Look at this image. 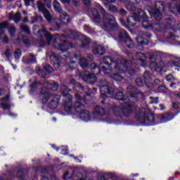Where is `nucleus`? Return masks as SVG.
<instances>
[{"label":"nucleus","instance_id":"423d86ee","mask_svg":"<svg viewBox=\"0 0 180 180\" xmlns=\"http://www.w3.org/2000/svg\"><path fill=\"white\" fill-rule=\"evenodd\" d=\"M122 108L115 107L113 110V113L115 116H130L131 113H133V110H134V107L131 106L128 103H125L124 104H122Z\"/></svg>","mask_w":180,"mask_h":180},{"label":"nucleus","instance_id":"c85d7f7f","mask_svg":"<svg viewBox=\"0 0 180 180\" xmlns=\"http://www.w3.org/2000/svg\"><path fill=\"white\" fill-rule=\"evenodd\" d=\"M115 99H117V101H124V96L123 94V92L122 91L117 92L115 96Z\"/></svg>","mask_w":180,"mask_h":180},{"label":"nucleus","instance_id":"2f4dec72","mask_svg":"<svg viewBox=\"0 0 180 180\" xmlns=\"http://www.w3.org/2000/svg\"><path fill=\"white\" fill-rule=\"evenodd\" d=\"M48 88H51L52 91H57L58 89V84L57 83H53L51 86V84L47 83Z\"/></svg>","mask_w":180,"mask_h":180},{"label":"nucleus","instance_id":"a211bd4d","mask_svg":"<svg viewBox=\"0 0 180 180\" xmlns=\"http://www.w3.org/2000/svg\"><path fill=\"white\" fill-rule=\"evenodd\" d=\"M165 67L164 62H160L159 64H157L155 62L150 63V68L153 71H162V70Z\"/></svg>","mask_w":180,"mask_h":180},{"label":"nucleus","instance_id":"20e7f679","mask_svg":"<svg viewBox=\"0 0 180 180\" xmlns=\"http://www.w3.org/2000/svg\"><path fill=\"white\" fill-rule=\"evenodd\" d=\"M137 13L138 14H135L134 16L128 17L127 22L129 26H134L136 22H141V20L142 21V26L144 29H148V27L153 26V24L148 22V18H147L146 12L142 9L139 8Z\"/></svg>","mask_w":180,"mask_h":180},{"label":"nucleus","instance_id":"58836bf2","mask_svg":"<svg viewBox=\"0 0 180 180\" xmlns=\"http://www.w3.org/2000/svg\"><path fill=\"white\" fill-rule=\"evenodd\" d=\"M57 101H52L49 104V108L51 109H56V108H57Z\"/></svg>","mask_w":180,"mask_h":180},{"label":"nucleus","instance_id":"4be33fe9","mask_svg":"<svg viewBox=\"0 0 180 180\" xmlns=\"http://www.w3.org/2000/svg\"><path fill=\"white\" fill-rule=\"evenodd\" d=\"M171 115L169 114L160 115L158 116V119L160 120V123H167L171 120Z\"/></svg>","mask_w":180,"mask_h":180},{"label":"nucleus","instance_id":"c9c22d12","mask_svg":"<svg viewBox=\"0 0 180 180\" xmlns=\"http://www.w3.org/2000/svg\"><path fill=\"white\" fill-rule=\"evenodd\" d=\"M13 20L15 23H19L20 22V13H17L14 17H13Z\"/></svg>","mask_w":180,"mask_h":180},{"label":"nucleus","instance_id":"13d9d810","mask_svg":"<svg viewBox=\"0 0 180 180\" xmlns=\"http://www.w3.org/2000/svg\"><path fill=\"white\" fill-rule=\"evenodd\" d=\"M61 2H63V4H70V0H61Z\"/></svg>","mask_w":180,"mask_h":180},{"label":"nucleus","instance_id":"c756f323","mask_svg":"<svg viewBox=\"0 0 180 180\" xmlns=\"http://www.w3.org/2000/svg\"><path fill=\"white\" fill-rule=\"evenodd\" d=\"M79 65L82 68H86L88 67V61L85 58H82L79 61Z\"/></svg>","mask_w":180,"mask_h":180},{"label":"nucleus","instance_id":"72a5a7b5","mask_svg":"<svg viewBox=\"0 0 180 180\" xmlns=\"http://www.w3.org/2000/svg\"><path fill=\"white\" fill-rule=\"evenodd\" d=\"M110 77L115 79V81H122L123 79V77L119 74L111 75Z\"/></svg>","mask_w":180,"mask_h":180},{"label":"nucleus","instance_id":"39448f33","mask_svg":"<svg viewBox=\"0 0 180 180\" xmlns=\"http://www.w3.org/2000/svg\"><path fill=\"white\" fill-rule=\"evenodd\" d=\"M136 117L141 123H150V124H155L154 122V115L151 113V110L148 108H142L136 110Z\"/></svg>","mask_w":180,"mask_h":180},{"label":"nucleus","instance_id":"393cba45","mask_svg":"<svg viewBox=\"0 0 180 180\" xmlns=\"http://www.w3.org/2000/svg\"><path fill=\"white\" fill-rule=\"evenodd\" d=\"M8 101H9V96H6L1 99V108L2 109H9L10 106L8 103Z\"/></svg>","mask_w":180,"mask_h":180},{"label":"nucleus","instance_id":"5fc2aeb1","mask_svg":"<svg viewBox=\"0 0 180 180\" xmlns=\"http://www.w3.org/2000/svg\"><path fill=\"white\" fill-rule=\"evenodd\" d=\"M120 22L121 25H122V26L126 27V25H124V20L121 18V19H120Z\"/></svg>","mask_w":180,"mask_h":180},{"label":"nucleus","instance_id":"4d7b16f0","mask_svg":"<svg viewBox=\"0 0 180 180\" xmlns=\"http://www.w3.org/2000/svg\"><path fill=\"white\" fill-rule=\"evenodd\" d=\"M173 108L174 109H178V103H173Z\"/></svg>","mask_w":180,"mask_h":180},{"label":"nucleus","instance_id":"6ab92c4d","mask_svg":"<svg viewBox=\"0 0 180 180\" xmlns=\"http://www.w3.org/2000/svg\"><path fill=\"white\" fill-rule=\"evenodd\" d=\"M145 84L148 88L153 86V81H151V75L148 72H145L143 75Z\"/></svg>","mask_w":180,"mask_h":180},{"label":"nucleus","instance_id":"473e14b6","mask_svg":"<svg viewBox=\"0 0 180 180\" xmlns=\"http://www.w3.org/2000/svg\"><path fill=\"white\" fill-rule=\"evenodd\" d=\"M158 92H160L161 94H167L168 92V89H167L164 86H160L158 87Z\"/></svg>","mask_w":180,"mask_h":180},{"label":"nucleus","instance_id":"de8ad7c7","mask_svg":"<svg viewBox=\"0 0 180 180\" xmlns=\"http://www.w3.org/2000/svg\"><path fill=\"white\" fill-rule=\"evenodd\" d=\"M34 0H24L25 4L26 6H30V2L33 1Z\"/></svg>","mask_w":180,"mask_h":180},{"label":"nucleus","instance_id":"bf43d9fd","mask_svg":"<svg viewBox=\"0 0 180 180\" xmlns=\"http://www.w3.org/2000/svg\"><path fill=\"white\" fill-rule=\"evenodd\" d=\"M107 2H109L110 4H113V2H115L116 0H106Z\"/></svg>","mask_w":180,"mask_h":180},{"label":"nucleus","instance_id":"49530a36","mask_svg":"<svg viewBox=\"0 0 180 180\" xmlns=\"http://www.w3.org/2000/svg\"><path fill=\"white\" fill-rule=\"evenodd\" d=\"M1 41L3 43H8V41H9V39H8L7 36H4L3 38H1Z\"/></svg>","mask_w":180,"mask_h":180},{"label":"nucleus","instance_id":"37998d69","mask_svg":"<svg viewBox=\"0 0 180 180\" xmlns=\"http://www.w3.org/2000/svg\"><path fill=\"white\" fill-rule=\"evenodd\" d=\"M166 79L167 81H174V79H175V77H174V75H168L167 77H166Z\"/></svg>","mask_w":180,"mask_h":180},{"label":"nucleus","instance_id":"0eeeda50","mask_svg":"<svg viewBox=\"0 0 180 180\" xmlns=\"http://www.w3.org/2000/svg\"><path fill=\"white\" fill-rule=\"evenodd\" d=\"M105 60H110V61H112V59L110 58H109L108 56L103 58V62L101 63V64L98 67H97L96 64H95V63H92L91 65V68L92 71H94V70H96V68H98V70H99V72H101V71H103V72H104V74H110V72L112 71V68H110V65H109V63H108Z\"/></svg>","mask_w":180,"mask_h":180},{"label":"nucleus","instance_id":"3c124183","mask_svg":"<svg viewBox=\"0 0 180 180\" xmlns=\"http://www.w3.org/2000/svg\"><path fill=\"white\" fill-rule=\"evenodd\" d=\"M36 85H37V84H34V85H32V86H31V91H30V94H34V89L36 88Z\"/></svg>","mask_w":180,"mask_h":180},{"label":"nucleus","instance_id":"7ed1b4c3","mask_svg":"<svg viewBox=\"0 0 180 180\" xmlns=\"http://www.w3.org/2000/svg\"><path fill=\"white\" fill-rule=\"evenodd\" d=\"M93 20L96 25H100L105 30H116L117 29V24L115 20L113 15L107 14L103 15V20L101 21V15L96 8H94L91 11Z\"/></svg>","mask_w":180,"mask_h":180},{"label":"nucleus","instance_id":"4468645a","mask_svg":"<svg viewBox=\"0 0 180 180\" xmlns=\"http://www.w3.org/2000/svg\"><path fill=\"white\" fill-rule=\"evenodd\" d=\"M83 81L88 84H95L96 82V76L95 75H90L89 72H83L80 74Z\"/></svg>","mask_w":180,"mask_h":180},{"label":"nucleus","instance_id":"338daca9","mask_svg":"<svg viewBox=\"0 0 180 180\" xmlns=\"http://www.w3.org/2000/svg\"><path fill=\"white\" fill-rule=\"evenodd\" d=\"M67 175H68V172H66V173L64 174L63 178H65L67 176Z\"/></svg>","mask_w":180,"mask_h":180},{"label":"nucleus","instance_id":"f8f14e48","mask_svg":"<svg viewBox=\"0 0 180 180\" xmlns=\"http://www.w3.org/2000/svg\"><path fill=\"white\" fill-rule=\"evenodd\" d=\"M53 8L56 12H58L60 20H63V23H68V22H70V15H68L64 11L61 10L60 3L56 0L53 1Z\"/></svg>","mask_w":180,"mask_h":180},{"label":"nucleus","instance_id":"4c0bfd02","mask_svg":"<svg viewBox=\"0 0 180 180\" xmlns=\"http://www.w3.org/2000/svg\"><path fill=\"white\" fill-rule=\"evenodd\" d=\"M21 29L22 30V32H25V33H30V30L29 29V27L25 25H21Z\"/></svg>","mask_w":180,"mask_h":180},{"label":"nucleus","instance_id":"b1692460","mask_svg":"<svg viewBox=\"0 0 180 180\" xmlns=\"http://www.w3.org/2000/svg\"><path fill=\"white\" fill-rule=\"evenodd\" d=\"M22 61L25 64H29V63H36V58L34 57V56H33V54L30 53L29 56V60H27V58L23 57Z\"/></svg>","mask_w":180,"mask_h":180},{"label":"nucleus","instance_id":"ea45409f","mask_svg":"<svg viewBox=\"0 0 180 180\" xmlns=\"http://www.w3.org/2000/svg\"><path fill=\"white\" fill-rule=\"evenodd\" d=\"M60 150H62V154L63 155L68 154V148H67V146H62L60 148Z\"/></svg>","mask_w":180,"mask_h":180},{"label":"nucleus","instance_id":"774afa93","mask_svg":"<svg viewBox=\"0 0 180 180\" xmlns=\"http://www.w3.org/2000/svg\"><path fill=\"white\" fill-rule=\"evenodd\" d=\"M98 180H106L104 177H100L98 178Z\"/></svg>","mask_w":180,"mask_h":180},{"label":"nucleus","instance_id":"8fccbe9b","mask_svg":"<svg viewBox=\"0 0 180 180\" xmlns=\"http://www.w3.org/2000/svg\"><path fill=\"white\" fill-rule=\"evenodd\" d=\"M120 15H122V16H125L127 12L125 11L124 9L122 8V9L120 11Z\"/></svg>","mask_w":180,"mask_h":180},{"label":"nucleus","instance_id":"0e129e2a","mask_svg":"<svg viewBox=\"0 0 180 180\" xmlns=\"http://www.w3.org/2000/svg\"><path fill=\"white\" fill-rule=\"evenodd\" d=\"M159 82H160V79H156L155 80V84H158Z\"/></svg>","mask_w":180,"mask_h":180},{"label":"nucleus","instance_id":"9b49d317","mask_svg":"<svg viewBox=\"0 0 180 180\" xmlns=\"http://www.w3.org/2000/svg\"><path fill=\"white\" fill-rule=\"evenodd\" d=\"M119 35L118 38L121 41L125 42V44H127V47L129 49H133L134 47V43L133 42V40L129 37V35L127 34V32L124 30H120L118 31Z\"/></svg>","mask_w":180,"mask_h":180},{"label":"nucleus","instance_id":"052dcab7","mask_svg":"<svg viewBox=\"0 0 180 180\" xmlns=\"http://www.w3.org/2000/svg\"><path fill=\"white\" fill-rule=\"evenodd\" d=\"M4 94H5V91L3 89H0V96L1 95H4Z\"/></svg>","mask_w":180,"mask_h":180},{"label":"nucleus","instance_id":"aec40b11","mask_svg":"<svg viewBox=\"0 0 180 180\" xmlns=\"http://www.w3.org/2000/svg\"><path fill=\"white\" fill-rule=\"evenodd\" d=\"M98 115V116H103L105 115V110L101 106H96L94 109V112L92 113V116H96Z\"/></svg>","mask_w":180,"mask_h":180},{"label":"nucleus","instance_id":"7c9ffc66","mask_svg":"<svg viewBox=\"0 0 180 180\" xmlns=\"http://www.w3.org/2000/svg\"><path fill=\"white\" fill-rule=\"evenodd\" d=\"M105 6L108 8V11H110V12H117V8L113 4H110L108 6L105 4Z\"/></svg>","mask_w":180,"mask_h":180},{"label":"nucleus","instance_id":"f257e3e1","mask_svg":"<svg viewBox=\"0 0 180 180\" xmlns=\"http://www.w3.org/2000/svg\"><path fill=\"white\" fill-rule=\"evenodd\" d=\"M38 33L41 34V36H45L46 39V43L43 42L41 44L42 46L50 44V43H51V40H53V47L62 51L60 56H57L56 53H53L51 56V60H54L55 61L53 65L56 68H57L58 65H61V63H63L64 65H65V63H67L69 64L70 67H71L72 64H75V62L72 60V56L67 52V49H68V46L70 44L68 42L64 41L61 43V37L60 35L55 34L51 36L44 27L41 30L38 29Z\"/></svg>","mask_w":180,"mask_h":180},{"label":"nucleus","instance_id":"a19ab883","mask_svg":"<svg viewBox=\"0 0 180 180\" xmlns=\"http://www.w3.org/2000/svg\"><path fill=\"white\" fill-rule=\"evenodd\" d=\"M150 103H158V97H150Z\"/></svg>","mask_w":180,"mask_h":180},{"label":"nucleus","instance_id":"864d4df0","mask_svg":"<svg viewBox=\"0 0 180 180\" xmlns=\"http://www.w3.org/2000/svg\"><path fill=\"white\" fill-rule=\"evenodd\" d=\"M109 178H115L116 177V174L115 173H110L108 174Z\"/></svg>","mask_w":180,"mask_h":180},{"label":"nucleus","instance_id":"1a4fd4ad","mask_svg":"<svg viewBox=\"0 0 180 180\" xmlns=\"http://www.w3.org/2000/svg\"><path fill=\"white\" fill-rule=\"evenodd\" d=\"M60 91L63 94V96L65 98V106L64 109L65 112L71 111V106L72 105V96L68 94L70 89L67 87V86L63 85L60 87Z\"/></svg>","mask_w":180,"mask_h":180},{"label":"nucleus","instance_id":"69168bd1","mask_svg":"<svg viewBox=\"0 0 180 180\" xmlns=\"http://www.w3.org/2000/svg\"><path fill=\"white\" fill-rule=\"evenodd\" d=\"M175 95H176V96H177L178 98H180V93H176Z\"/></svg>","mask_w":180,"mask_h":180},{"label":"nucleus","instance_id":"dca6fc26","mask_svg":"<svg viewBox=\"0 0 180 180\" xmlns=\"http://www.w3.org/2000/svg\"><path fill=\"white\" fill-rule=\"evenodd\" d=\"M37 6L39 12H42L44 18L48 20V22H50L51 20V15H50V13L46 8L44 7V4H42L40 1L37 2Z\"/></svg>","mask_w":180,"mask_h":180},{"label":"nucleus","instance_id":"2eb2a0df","mask_svg":"<svg viewBox=\"0 0 180 180\" xmlns=\"http://www.w3.org/2000/svg\"><path fill=\"white\" fill-rule=\"evenodd\" d=\"M51 96H53V95L51 94L50 90H49V89H41V93L39 94V98L42 103H47L50 98H51Z\"/></svg>","mask_w":180,"mask_h":180},{"label":"nucleus","instance_id":"09e8293b","mask_svg":"<svg viewBox=\"0 0 180 180\" xmlns=\"http://www.w3.org/2000/svg\"><path fill=\"white\" fill-rule=\"evenodd\" d=\"M179 84L176 83H172L170 84V88H173L174 89H175L176 88H177Z\"/></svg>","mask_w":180,"mask_h":180},{"label":"nucleus","instance_id":"f704fd0d","mask_svg":"<svg viewBox=\"0 0 180 180\" xmlns=\"http://www.w3.org/2000/svg\"><path fill=\"white\" fill-rule=\"evenodd\" d=\"M22 56V51H20V49H18L15 50V58H16V60H18V58H20V56Z\"/></svg>","mask_w":180,"mask_h":180},{"label":"nucleus","instance_id":"6e6552de","mask_svg":"<svg viewBox=\"0 0 180 180\" xmlns=\"http://www.w3.org/2000/svg\"><path fill=\"white\" fill-rule=\"evenodd\" d=\"M164 2L163 1H157L155 4V8L152 10H148V13L150 15V18L153 19L154 18L155 20L160 21L162 19V15L160 12L161 9H164Z\"/></svg>","mask_w":180,"mask_h":180},{"label":"nucleus","instance_id":"ddd939ff","mask_svg":"<svg viewBox=\"0 0 180 180\" xmlns=\"http://www.w3.org/2000/svg\"><path fill=\"white\" fill-rule=\"evenodd\" d=\"M100 91L101 96L105 98V96H109L113 94V89L109 86V84L106 80H101L100 85Z\"/></svg>","mask_w":180,"mask_h":180},{"label":"nucleus","instance_id":"6e6d98bb","mask_svg":"<svg viewBox=\"0 0 180 180\" xmlns=\"http://www.w3.org/2000/svg\"><path fill=\"white\" fill-rule=\"evenodd\" d=\"M160 110H164V109H165V105H162V104H160Z\"/></svg>","mask_w":180,"mask_h":180},{"label":"nucleus","instance_id":"412c9836","mask_svg":"<svg viewBox=\"0 0 180 180\" xmlns=\"http://www.w3.org/2000/svg\"><path fill=\"white\" fill-rule=\"evenodd\" d=\"M128 94H129V96L134 97L136 95L140 94V91L136 89V87L133 86H129L127 88Z\"/></svg>","mask_w":180,"mask_h":180},{"label":"nucleus","instance_id":"e2e57ef3","mask_svg":"<svg viewBox=\"0 0 180 180\" xmlns=\"http://www.w3.org/2000/svg\"><path fill=\"white\" fill-rule=\"evenodd\" d=\"M37 29H39V26L37 25L34 26L33 30H37Z\"/></svg>","mask_w":180,"mask_h":180},{"label":"nucleus","instance_id":"a18cd8bd","mask_svg":"<svg viewBox=\"0 0 180 180\" xmlns=\"http://www.w3.org/2000/svg\"><path fill=\"white\" fill-rule=\"evenodd\" d=\"M136 83L137 84V85H139V86H143V81H141V79L140 78L136 79Z\"/></svg>","mask_w":180,"mask_h":180},{"label":"nucleus","instance_id":"f03ea898","mask_svg":"<svg viewBox=\"0 0 180 180\" xmlns=\"http://www.w3.org/2000/svg\"><path fill=\"white\" fill-rule=\"evenodd\" d=\"M79 89L84 91V93L79 94V93L77 92L75 94L77 101L75 102L74 107L70 105V111L68 112H72V110H75L80 119H82L84 122H89V120H91L92 117H94V115H92V114L91 115L89 111L85 109V105L79 102V101H82V99H84L85 94L87 95V96H91V89L89 88L84 89V86H79Z\"/></svg>","mask_w":180,"mask_h":180},{"label":"nucleus","instance_id":"680f3d73","mask_svg":"<svg viewBox=\"0 0 180 180\" xmlns=\"http://www.w3.org/2000/svg\"><path fill=\"white\" fill-rule=\"evenodd\" d=\"M79 1H73V5H75V6H77V5H78Z\"/></svg>","mask_w":180,"mask_h":180},{"label":"nucleus","instance_id":"a878e982","mask_svg":"<svg viewBox=\"0 0 180 180\" xmlns=\"http://www.w3.org/2000/svg\"><path fill=\"white\" fill-rule=\"evenodd\" d=\"M3 23L7 24V27H6V29L7 27H8V33H9L10 36H11V37H13L15 36V33L16 32V28L15 27V26L9 25V23L6 22H3Z\"/></svg>","mask_w":180,"mask_h":180},{"label":"nucleus","instance_id":"603ef678","mask_svg":"<svg viewBox=\"0 0 180 180\" xmlns=\"http://www.w3.org/2000/svg\"><path fill=\"white\" fill-rule=\"evenodd\" d=\"M84 5H89L91 4V0H83Z\"/></svg>","mask_w":180,"mask_h":180},{"label":"nucleus","instance_id":"c03bdc74","mask_svg":"<svg viewBox=\"0 0 180 180\" xmlns=\"http://www.w3.org/2000/svg\"><path fill=\"white\" fill-rule=\"evenodd\" d=\"M96 6L99 9L100 12H101V13H105V10L103 9V8H102V6H100L99 4H96Z\"/></svg>","mask_w":180,"mask_h":180},{"label":"nucleus","instance_id":"cd10ccee","mask_svg":"<svg viewBox=\"0 0 180 180\" xmlns=\"http://www.w3.org/2000/svg\"><path fill=\"white\" fill-rule=\"evenodd\" d=\"M13 53V48L12 47H8L7 48V49L6 50V52L4 53L5 56L7 58H11V57H12V54Z\"/></svg>","mask_w":180,"mask_h":180},{"label":"nucleus","instance_id":"bb28decb","mask_svg":"<svg viewBox=\"0 0 180 180\" xmlns=\"http://www.w3.org/2000/svg\"><path fill=\"white\" fill-rule=\"evenodd\" d=\"M136 60H139L141 63H144V61L147 60V57L141 53H137L136 55Z\"/></svg>","mask_w":180,"mask_h":180},{"label":"nucleus","instance_id":"f3484780","mask_svg":"<svg viewBox=\"0 0 180 180\" xmlns=\"http://www.w3.org/2000/svg\"><path fill=\"white\" fill-rule=\"evenodd\" d=\"M146 37H151V34H147V33L142 34V36L137 37V41L141 46H147L148 44V39Z\"/></svg>","mask_w":180,"mask_h":180},{"label":"nucleus","instance_id":"9d476101","mask_svg":"<svg viewBox=\"0 0 180 180\" xmlns=\"http://www.w3.org/2000/svg\"><path fill=\"white\" fill-rule=\"evenodd\" d=\"M110 65L115 67V71H117L118 72H124V68L130 67L131 65V61L123 59L122 60H117L115 63L112 62Z\"/></svg>","mask_w":180,"mask_h":180},{"label":"nucleus","instance_id":"79ce46f5","mask_svg":"<svg viewBox=\"0 0 180 180\" xmlns=\"http://www.w3.org/2000/svg\"><path fill=\"white\" fill-rule=\"evenodd\" d=\"M176 61L173 62V65H174L175 67H180V58H176Z\"/></svg>","mask_w":180,"mask_h":180},{"label":"nucleus","instance_id":"e433bc0d","mask_svg":"<svg viewBox=\"0 0 180 180\" xmlns=\"http://www.w3.org/2000/svg\"><path fill=\"white\" fill-rule=\"evenodd\" d=\"M44 68L46 72H53V68L50 66L49 65H44Z\"/></svg>","mask_w":180,"mask_h":180},{"label":"nucleus","instance_id":"5701e85b","mask_svg":"<svg viewBox=\"0 0 180 180\" xmlns=\"http://www.w3.org/2000/svg\"><path fill=\"white\" fill-rule=\"evenodd\" d=\"M94 54H99V56H103L105 54V49L101 45H98L93 50Z\"/></svg>","mask_w":180,"mask_h":180}]
</instances>
